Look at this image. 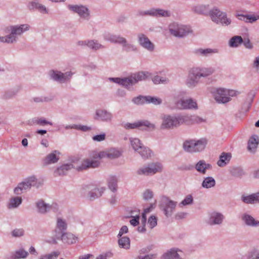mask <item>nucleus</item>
<instances>
[{
  "label": "nucleus",
  "instance_id": "nucleus-1",
  "mask_svg": "<svg viewBox=\"0 0 259 259\" xmlns=\"http://www.w3.org/2000/svg\"><path fill=\"white\" fill-rule=\"evenodd\" d=\"M215 69L211 67H194L190 69L185 81L186 86L190 89H194L199 83L201 77L206 78L212 75Z\"/></svg>",
  "mask_w": 259,
  "mask_h": 259
},
{
  "label": "nucleus",
  "instance_id": "nucleus-2",
  "mask_svg": "<svg viewBox=\"0 0 259 259\" xmlns=\"http://www.w3.org/2000/svg\"><path fill=\"white\" fill-rule=\"evenodd\" d=\"M99 165V162L95 160L84 159L82 161L81 165L75 167L72 164H65L58 167L55 171L56 176H63L66 175L67 171L72 168H75L78 171L87 169L89 168H96Z\"/></svg>",
  "mask_w": 259,
  "mask_h": 259
},
{
  "label": "nucleus",
  "instance_id": "nucleus-3",
  "mask_svg": "<svg viewBox=\"0 0 259 259\" xmlns=\"http://www.w3.org/2000/svg\"><path fill=\"white\" fill-rule=\"evenodd\" d=\"M30 26L27 24L10 26V34L0 37V41L3 42L13 44L17 41V36H20L24 32L28 31Z\"/></svg>",
  "mask_w": 259,
  "mask_h": 259
},
{
  "label": "nucleus",
  "instance_id": "nucleus-4",
  "mask_svg": "<svg viewBox=\"0 0 259 259\" xmlns=\"http://www.w3.org/2000/svg\"><path fill=\"white\" fill-rule=\"evenodd\" d=\"M188 117L184 115H178L177 116H171L165 115L162 117V121L160 128L163 130L172 129L177 127L185 123L187 121Z\"/></svg>",
  "mask_w": 259,
  "mask_h": 259
},
{
  "label": "nucleus",
  "instance_id": "nucleus-5",
  "mask_svg": "<svg viewBox=\"0 0 259 259\" xmlns=\"http://www.w3.org/2000/svg\"><path fill=\"white\" fill-rule=\"evenodd\" d=\"M209 16L212 22L223 26H228L232 22L231 18L227 17V13L221 11L217 7H214L210 10Z\"/></svg>",
  "mask_w": 259,
  "mask_h": 259
},
{
  "label": "nucleus",
  "instance_id": "nucleus-6",
  "mask_svg": "<svg viewBox=\"0 0 259 259\" xmlns=\"http://www.w3.org/2000/svg\"><path fill=\"white\" fill-rule=\"evenodd\" d=\"M41 185V183L38 182L35 177L31 176L19 183L17 186L14 189V193L17 195H19L26 192L27 190H29L31 187H35L36 188H38Z\"/></svg>",
  "mask_w": 259,
  "mask_h": 259
},
{
  "label": "nucleus",
  "instance_id": "nucleus-7",
  "mask_svg": "<svg viewBox=\"0 0 259 259\" xmlns=\"http://www.w3.org/2000/svg\"><path fill=\"white\" fill-rule=\"evenodd\" d=\"M207 141L205 139L199 140H190L184 142L183 147L186 152H197L204 150Z\"/></svg>",
  "mask_w": 259,
  "mask_h": 259
},
{
  "label": "nucleus",
  "instance_id": "nucleus-8",
  "mask_svg": "<svg viewBox=\"0 0 259 259\" xmlns=\"http://www.w3.org/2000/svg\"><path fill=\"white\" fill-rule=\"evenodd\" d=\"M177 205V202L171 200L166 196H163L160 200L159 207L164 215L167 217L172 215Z\"/></svg>",
  "mask_w": 259,
  "mask_h": 259
},
{
  "label": "nucleus",
  "instance_id": "nucleus-9",
  "mask_svg": "<svg viewBox=\"0 0 259 259\" xmlns=\"http://www.w3.org/2000/svg\"><path fill=\"white\" fill-rule=\"evenodd\" d=\"M162 169V165L159 162L150 163L146 166H144L137 171L139 175H151L160 172Z\"/></svg>",
  "mask_w": 259,
  "mask_h": 259
},
{
  "label": "nucleus",
  "instance_id": "nucleus-10",
  "mask_svg": "<svg viewBox=\"0 0 259 259\" xmlns=\"http://www.w3.org/2000/svg\"><path fill=\"white\" fill-rule=\"evenodd\" d=\"M169 31L171 34L178 37H183L190 32L187 26L174 22L169 25Z\"/></svg>",
  "mask_w": 259,
  "mask_h": 259
},
{
  "label": "nucleus",
  "instance_id": "nucleus-11",
  "mask_svg": "<svg viewBox=\"0 0 259 259\" xmlns=\"http://www.w3.org/2000/svg\"><path fill=\"white\" fill-rule=\"evenodd\" d=\"M51 79L59 83H64L69 81L73 74L71 71L62 73L58 70H51L49 73Z\"/></svg>",
  "mask_w": 259,
  "mask_h": 259
},
{
  "label": "nucleus",
  "instance_id": "nucleus-12",
  "mask_svg": "<svg viewBox=\"0 0 259 259\" xmlns=\"http://www.w3.org/2000/svg\"><path fill=\"white\" fill-rule=\"evenodd\" d=\"M123 126L126 130L140 128L142 130H145V127H147L151 130H153L155 128V124L146 120H138L134 123H125L123 124Z\"/></svg>",
  "mask_w": 259,
  "mask_h": 259
},
{
  "label": "nucleus",
  "instance_id": "nucleus-13",
  "mask_svg": "<svg viewBox=\"0 0 259 259\" xmlns=\"http://www.w3.org/2000/svg\"><path fill=\"white\" fill-rule=\"evenodd\" d=\"M68 8L73 13H77L81 18L89 20L90 18V13L89 9L82 5H69Z\"/></svg>",
  "mask_w": 259,
  "mask_h": 259
},
{
  "label": "nucleus",
  "instance_id": "nucleus-14",
  "mask_svg": "<svg viewBox=\"0 0 259 259\" xmlns=\"http://www.w3.org/2000/svg\"><path fill=\"white\" fill-rule=\"evenodd\" d=\"M170 14L169 11L159 8H152L147 11L140 12L141 15H148L155 17H170Z\"/></svg>",
  "mask_w": 259,
  "mask_h": 259
},
{
  "label": "nucleus",
  "instance_id": "nucleus-15",
  "mask_svg": "<svg viewBox=\"0 0 259 259\" xmlns=\"http://www.w3.org/2000/svg\"><path fill=\"white\" fill-rule=\"evenodd\" d=\"M67 228L68 225L66 220L62 218L57 217L55 228L53 231V239L66 232Z\"/></svg>",
  "mask_w": 259,
  "mask_h": 259
},
{
  "label": "nucleus",
  "instance_id": "nucleus-16",
  "mask_svg": "<svg viewBox=\"0 0 259 259\" xmlns=\"http://www.w3.org/2000/svg\"><path fill=\"white\" fill-rule=\"evenodd\" d=\"M225 218V216L222 213L213 211L209 214L206 223L210 226H221Z\"/></svg>",
  "mask_w": 259,
  "mask_h": 259
},
{
  "label": "nucleus",
  "instance_id": "nucleus-17",
  "mask_svg": "<svg viewBox=\"0 0 259 259\" xmlns=\"http://www.w3.org/2000/svg\"><path fill=\"white\" fill-rule=\"evenodd\" d=\"M94 118L97 120H100L103 122L111 121L113 118L112 114L105 109H97Z\"/></svg>",
  "mask_w": 259,
  "mask_h": 259
},
{
  "label": "nucleus",
  "instance_id": "nucleus-18",
  "mask_svg": "<svg viewBox=\"0 0 259 259\" xmlns=\"http://www.w3.org/2000/svg\"><path fill=\"white\" fill-rule=\"evenodd\" d=\"M138 41L140 45L149 52L154 50V45L150 40L148 37L143 33L138 34Z\"/></svg>",
  "mask_w": 259,
  "mask_h": 259
},
{
  "label": "nucleus",
  "instance_id": "nucleus-19",
  "mask_svg": "<svg viewBox=\"0 0 259 259\" xmlns=\"http://www.w3.org/2000/svg\"><path fill=\"white\" fill-rule=\"evenodd\" d=\"M77 237L70 232H65L59 236L53 239L55 243H57V240H61L64 243L72 244L75 243L77 240Z\"/></svg>",
  "mask_w": 259,
  "mask_h": 259
},
{
  "label": "nucleus",
  "instance_id": "nucleus-20",
  "mask_svg": "<svg viewBox=\"0 0 259 259\" xmlns=\"http://www.w3.org/2000/svg\"><path fill=\"white\" fill-rule=\"evenodd\" d=\"M27 7L30 11H37L42 14L49 13L48 9L45 5L39 3L37 0L29 2L27 4Z\"/></svg>",
  "mask_w": 259,
  "mask_h": 259
},
{
  "label": "nucleus",
  "instance_id": "nucleus-21",
  "mask_svg": "<svg viewBox=\"0 0 259 259\" xmlns=\"http://www.w3.org/2000/svg\"><path fill=\"white\" fill-rule=\"evenodd\" d=\"M214 99L219 103H226L230 101L231 98L228 97L227 89H218L214 94Z\"/></svg>",
  "mask_w": 259,
  "mask_h": 259
},
{
  "label": "nucleus",
  "instance_id": "nucleus-22",
  "mask_svg": "<svg viewBox=\"0 0 259 259\" xmlns=\"http://www.w3.org/2000/svg\"><path fill=\"white\" fill-rule=\"evenodd\" d=\"M60 153L57 150H54L48 154L42 160L44 166L57 163L60 159Z\"/></svg>",
  "mask_w": 259,
  "mask_h": 259
},
{
  "label": "nucleus",
  "instance_id": "nucleus-23",
  "mask_svg": "<svg viewBox=\"0 0 259 259\" xmlns=\"http://www.w3.org/2000/svg\"><path fill=\"white\" fill-rule=\"evenodd\" d=\"M240 218L243 224L249 227H259V221L255 219L247 212L241 214Z\"/></svg>",
  "mask_w": 259,
  "mask_h": 259
},
{
  "label": "nucleus",
  "instance_id": "nucleus-24",
  "mask_svg": "<svg viewBox=\"0 0 259 259\" xmlns=\"http://www.w3.org/2000/svg\"><path fill=\"white\" fill-rule=\"evenodd\" d=\"M91 187V186H85L84 189L90 191L89 193V196L90 199L92 200L101 197L106 190V188L104 187L99 188L96 187L94 189H92Z\"/></svg>",
  "mask_w": 259,
  "mask_h": 259
},
{
  "label": "nucleus",
  "instance_id": "nucleus-25",
  "mask_svg": "<svg viewBox=\"0 0 259 259\" xmlns=\"http://www.w3.org/2000/svg\"><path fill=\"white\" fill-rule=\"evenodd\" d=\"M179 252H182L178 248H171L164 253L160 259H182Z\"/></svg>",
  "mask_w": 259,
  "mask_h": 259
},
{
  "label": "nucleus",
  "instance_id": "nucleus-26",
  "mask_svg": "<svg viewBox=\"0 0 259 259\" xmlns=\"http://www.w3.org/2000/svg\"><path fill=\"white\" fill-rule=\"evenodd\" d=\"M108 189L113 193L117 192L118 189V179L115 175H109L106 179Z\"/></svg>",
  "mask_w": 259,
  "mask_h": 259
},
{
  "label": "nucleus",
  "instance_id": "nucleus-27",
  "mask_svg": "<svg viewBox=\"0 0 259 259\" xmlns=\"http://www.w3.org/2000/svg\"><path fill=\"white\" fill-rule=\"evenodd\" d=\"M28 255V252L21 247L11 252L9 259H25Z\"/></svg>",
  "mask_w": 259,
  "mask_h": 259
},
{
  "label": "nucleus",
  "instance_id": "nucleus-28",
  "mask_svg": "<svg viewBox=\"0 0 259 259\" xmlns=\"http://www.w3.org/2000/svg\"><path fill=\"white\" fill-rule=\"evenodd\" d=\"M195 168L199 173L204 175L208 169H211L212 165L207 163L204 160H199L196 163Z\"/></svg>",
  "mask_w": 259,
  "mask_h": 259
},
{
  "label": "nucleus",
  "instance_id": "nucleus-29",
  "mask_svg": "<svg viewBox=\"0 0 259 259\" xmlns=\"http://www.w3.org/2000/svg\"><path fill=\"white\" fill-rule=\"evenodd\" d=\"M178 105L183 109H197V105L192 99L181 100L178 102Z\"/></svg>",
  "mask_w": 259,
  "mask_h": 259
},
{
  "label": "nucleus",
  "instance_id": "nucleus-30",
  "mask_svg": "<svg viewBox=\"0 0 259 259\" xmlns=\"http://www.w3.org/2000/svg\"><path fill=\"white\" fill-rule=\"evenodd\" d=\"M104 40L113 44H119L122 40V36L115 35L108 32H105L103 34Z\"/></svg>",
  "mask_w": 259,
  "mask_h": 259
},
{
  "label": "nucleus",
  "instance_id": "nucleus-31",
  "mask_svg": "<svg viewBox=\"0 0 259 259\" xmlns=\"http://www.w3.org/2000/svg\"><path fill=\"white\" fill-rule=\"evenodd\" d=\"M218 52L217 49H212L210 48H207L205 49H203L202 48H199L195 49L193 51V53L197 56L201 57H208L212 54L216 53Z\"/></svg>",
  "mask_w": 259,
  "mask_h": 259
},
{
  "label": "nucleus",
  "instance_id": "nucleus-32",
  "mask_svg": "<svg viewBox=\"0 0 259 259\" xmlns=\"http://www.w3.org/2000/svg\"><path fill=\"white\" fill-rule=\"evenodd\" d=\"M36 204L38 209V212L41 214H45L48 212L54 207L53 205L46 203L41 200H39Z\"/></svg>",
  "mask_w": 259,
  "mask_h": 259
},
{
  "label": "nucleus",
  "instance_id": "nucleus-33",
  "mask_svg": "<svg viewBox=\"0 0 259 259\" xmlns=\"http://www.w3.org/2000/svg\"><path fill=\"white\" fill-rule=\"evenodd\" d=\"M121 39H122V40H121V42H120L119 45L122 46V50L124 51L127 53L131 52H137V48L135 45L128 43L125 38L122 37Z\"/></svg>",
  "mask_w": 259,
  "mask_h": 259
},
{
  "label": "nucleus",
  "instance_id": "nucleus-34",
  "mask_svg": "<svg viewBox=\"0 0 259 259\" xmlns=\"http://www.w3.org/2000/svg\"><path fill=\"white\" fill-rule=\"evenodd\" d=\"M20 91L19 87H15L4 92L2 95V98L5 100H9L14 98Z\"/></svg>",
  "mask_w": 259,
  "mask_h": 259
},
{
  "label": "nucleus",
  "instance_id": "nucleus-35",
  "mask_svg": "<svg viewBox=\"0 0 259 259\" xmlns=\"http://www.w3.org/2000/svg\"><path fill=\"white\" fill-rule=\"evenodd\" d=\"M259 143L258 136L254 135L252 136L248 141V149L250 151H253L257 147Z\"/></svg>",
  "mask_w": 259,
  "mask_h": 259
},
{
  "label": "nucleus",
  "instance_id": "nucleus-36",
  "mask_svg": "<svg viewBox=\"0 0 259 259\" xmlns=\"http://www.w3.org/2000/svg\"><path fill=\"white\" fill-rule=\"evenodd\" d=\"M231 158V153L223 152L220 156V159L217 162V164L219 166H224L229 162Z\"/></svg>",
  "mask_w": 259,
  "mask_h": 259
},
{
  "label": "nucleus",
  "instance_id": "nucleus-37",
  "mask_svg": "<svg viewBox=\"0 0 259 259\" xmlns=\"http://www.w3.org/2000/svg\"><path fill=\"white\" fill-rule=\"evenodd\" d=\"M149 75L148 72L141 71L132 75L136 84L139 81L145 80Z\"/></svg>",
  "mask_w": 259,
  "mask_h": 259
},
{
  "label": "nucleus",
  "instance_id": "nucleus-38",
  "mask_svg": "<svg viewBox=\"0 0 259 259\" xmlns=\"http://www.w3.org/2000/svg\"><path fill=\"white\" fill-rule=\"evenodd\" d=\"M22 202V199L21 197H14L10 199L8 204L9 209L15 208L18 207Z\"/></svg>",
  "mask_w": 259,
  "mask_h": 259
},
{
  "label": "nucleus",
  "instance_id": "nucleus-39",
  "mask_svg": "<svg viewBox=\"0 0 259 259\" xmlns=\"http://www.w3.org/2000/svg\"><path fill=\"white\" fill-rule=\"evenodd\" d=\"M243 42V38L241 36H233L229 41V45L232 48H237Z\"/></svg>",
  "mask_w": 259,
  "mask_h": 259
},
{
  "label": "nucleus",
  "instance_id": "nucleus-40",
  "mask_svg": "<svg viewBox=\"0 0 259 259\" xmlns=\"http://www.w3.org/2000/svg\"><path fill=\"white\" fill-rule=\"evenodd\" d=\"M134 80L132 75L128 77L120 78L119 84L128 89L130 85H133L135 84Z\"/></svg>",
  "mask_w": 259,
  "mask_h": 259
},
{
  "label": "nucleus",
  "instance_id": "nucleus-41",
  "mask_svg": "<svg viewBox=\"0 0 259 259\" xmlns=\"http://www.w3.org/2000/svg\"><path fill=\"white\" fill-rule=\"evenodd\" d=\"M118 243L120 248L125 249H128L130 248V239L127 237L123 236L119 238Z\"/></svg>",
  "mask_w": 259,
  "mask_h": 259
},
{
  "label": "nucleus",
  "instance_id": "nucleus-42",
  "mask_svg": "<svg viewBox=\"0 0 259 259\" xmlns=\"http://www.w3.org/2000/svg\"><path fill=\"white\" fill-rule=\"evenodd\" d=\"M87 46L91 49L97 51L99 49H105V47L100 44L97 40H89L87 43Z\"/></svg>",
  "mask_w": 259,
  "mask_h": 259
},
{
  "label": "nucleus",
  "instance_id": "nucleus-43",
  "mask_svg": "<svg viewBox=\"0 0 259 259\" xmlns=\"http://www.w3.org/2000/svg\"><path fill=\"white\" fill-rule=\"evenodd\" d=\"M238 19L244 21L245 22L253 23L256 21L258 18L259 16H254L250 15H242L239 14L237 15Z\"/></svg>",
  "mask_w": 259,
  "mask_h": 259
},
{
  "label": "nucleus",
  "instance_id": "nucleus-44",
  "mask_svg": "<svg viewBox=\"0 0 259 259\" xmlns=\"http://www.w3.org/2000/svg\"><path fill=\"white\" fill-rule=\"evenodd\" d=\"M215 185V181L211 177L205 178L202 183V187L204 188L208 189L214 187Z\"/></svg>",
  "mask_w": 259,
  "mask_h": 259
},
{
  "label": "nucleus",
  "instance_id": "nucleus-45",
  "mask_svg": "<svg viewBox=\"0 0 259 259\" xmlns=\"http://www.w3.org/2000/svg\"><path fill=\"white\" fill-rule=\"evenodd\" d=\"M143 158L147 159L151 156V150L143 145L137 151Z\"/></svg>",
  "mask_w": 259,
  "mask_h": 259
},
{
  "label": "nucleus",
  "instance_id": "nucleus-46",
  "mask_svg": "<svg viewBox=\"0 0 259 259\" xmlns=\"http://www.w3.org/2000/svg\"><path fill=\"white\" fill-rule=\"evenodd\" d=\"M194 11L195 12L199 14L209 15L210 10L208 9V6L202 5L197 6L194 8Z\"/></svg>",
  "mask_w": 259,
  "mask_h": 259
},
{
  "label": "nucleus",
  "instance_id": "nucleus-47",
  "mask_svg": "<svg viewBox=\"0 0 259 259\" xmlns=\"http://www.w3.org/2000/svg\"><path fill=\"white\" fill-rule=\"evenodd\" d=\"M231 175L236 177H240L245 174L243 169L240 167H234L230 170Z\"/></svg>",
  "mask_w": 259,
  "mask_h": 259
},
{
  "label": "nucleus",
  "instance_id": "nucleus-48",
  "mask_svg": "<svg viewBox=\"0 0 259 259\" xmlns=\"http://www.w3.org/2000/svg\"><path fill=\"white\" fill-rule=\"evenodd\" d=\"M130 140L132 148L136 152L143 146L140 140L138 138H130Z\"/></svg>",
  "mask_w": 259,
  "mask_h": 259
},
{
  "label": "nucleus",
  "instance_id": "nucleus-49",
  "mask_svg": "<svg viewBox=\"0 0 259 259\" xmlns=\"http://www.w3.org/2000/svg\"><path fill=\"white\" fill-rule=\"evenodd\" d=\"M184 116H187L188 117L187 121L185 123L190 124L194 123H200L203 121V119L197 116H189L184 115Z\"/></svg>",
  "mask_w": 259,
  "mask_h": 259
},
{
  "label": "nucleus",
  "instance_id": "nucleus-50",
  "mask_svg": "<svg viewBox=\"0 0 259 259\" xmlns=\"http://www.w3.org/2000/svg\"><path fill=\"white\" fill-rule=\"evenodd\" d=\"M121 155L120 152L115 149H111L108 151L107 158L109 159H115Z\"/></svg>",
  "mask_w": 259,
  "mask_h": 259
},
{
  "label": "nucleus",
  "instance_id": "nucleus-51",
  "mask_svg": "<svg viewBox=\"0 0 259 259\" xmlns=\"http://www.w3.org/2000/svg\"><path fill=\"white\" fill-rule=\"evenodd\" d=\"M59 254V251H53L49 254L40 256L39 259H57Z\"/></svg>",
  "mask_w": 259,
  "mask_h": 259
},
{
  "label": "nucleus",
  "instance_id": "nucleus-52",
  "mask_svg": "<svg viewBox=\"0 0 259 259\" xmlns=\"http://www.w3.org/2000/svg\"><path fill=\"white\" fill-rule=\"evenodd\" d=\"M242 200L246 203H252L255 201H256V197L255 195V193L252 194L251 195L247 196H242Z\"/></svg>",
  "mask_w": 259,
  "mask_h": 259
},
{
  "label": "nucleus",
  "instance_id": "nucleus-53",
  "mask_svg": "<svg viewBox=\"0 0 259 259\" xmlns=\"http://www.w3.org/2000/svg\"><path fill=\"white\" fill-rule=\"evenodd\" d=\"M147 96H139L138 97H135L132 99L133 102L137 105H142L145 103L146 101Z\"/></svg>",
  "mask_w": 259,
  "mask_h": 259
},
{
  "label": "nucleus",
  "instance_id": "nucleus-54",
  "mask_svg": "<svg viewBox=\"0 0 259 259\" xmlns=\"http://www.w3.org/2000/svg\"><path fill=\"white\" fill-rule=\"evenodd\" d=\"M146 101L147 103H152L154 105H159L162 102L160 98L149 96H147Z\"/></svg>",
  "mask_w": 259,
  "mask_h": 259
},
{
  "label": "nucleus",
  "instance_id": "nucleus-55",
  "mask_svg": "<svg viewBox=\"0 0 259 259\" xmlns=\"http://www.w3.org/2000/svg\"><path fill=\"white\" fill-rule=\"evenodd\" d=\"M157 224V219L153 215H151L148 220V225L149 228L152 229Z\"/></svg>",
  "mask_w": 259,
  "mask_h": 259
},
{
  "label": "nucleus",
  "instance_id": "nucleus-56",
  "mask_svg": "<svg viewBox=\"0 0 259 259\" xmlns=\"http://www.w3.org/2000/svg\"><path fill=\"white\" fill-rule=\"evenodd\" d=\"M33 123H35L38 125H44L46 124H50L52 125L53 123L52 122L47 121L45 118H40L38 119H33Z\"/></svg>",
  "mask_w": 259,
  "mask_h": 259
},
{
  "label": "nucleus",
  "instance_id": "nucleus-57",
  "mask_svg": "<svg viewBox=\"0 0 259 259\" xmlns=\"http://www.w3.org/2000/svg\"><path fill=\"white\" fill-rule=\"evenodd\" d=\"M248 259H259V250L254 248L248 252Z\"/></svg>",
  "mask_w": 259,
  "mask_h": 259
},
{
  "label": "nucleus",
  "instance_id": "nucleus-58",
  "mask_svg": "<svg viewBox=\"0 0 259 259\" xmlns=\"http://www.w3.org/2000/svg\"><path fill=\"white\" fill-rule=\"evenodd\" d=\"M193 202V198L191 195H188L179 204L180 206H185L191 204Z\"/></svg>",
  "mask_w": 259,
  "mask_h": 259
},
{
  "label": "nucleus",
  "instance_id": "nucleus-59",
  "mask_svg": "<svg viewBox=\"0 0 259 259\" xmlns=\"http://www.w3.org/2000/svg\"><path fill=\"white\" fill-rule=\"evenodd\" d=\"M24 231L22 229H16L14 230L12 232L13 237H20L24 235Z\"/></svg>",
  "mask_w": 259,
  "mask_h": 259
},
{
  "label": "nucleus",
  "instance_id": "nucleus-60",
  "mask_svg": "<svg viewBox=\"0 0 259 259\" xmlns=\"http://www.w3.org/2000/svg\"><path fill=\"white\" fill-rule=\"evenodd\" d=\"M153 197V192L152 191L147 189L143 193V198L148 200Z\"/></svg>",
  "mask_w": 259,
  "mask_h": 259
},
{
  "label": "nucleus",
  "instance_id": "nucleus-61",
  "mask_svg": "<svg viewBox=\"0 0 259 259\" xmlns=\"http://www.w3.org/2000/svg\"><path fill=\"white\" fill-rule=\"evenodd\" d=\"M106 135L104 133L96 135L93 137V140L95 141L101 142L105 139Z\"/></svg>",
  "mask_w": 259,
  "mask_h": 259
},
{
  "label": "nucleus",
  "instance_id": "nucleus-62",
  "mask_svg": "<svg viewBox=\"0 0 259 259\" xmlns=\"http://www.w3.org/2000/svg\"><path fill=\"white\" fill-rule=\"evenodd\" d=\"M242 44H243L245 47L247 49H251L253 47L252 44L248 37H244L243 38Z\"/></svg>",
  "mask_w": 259,
  "mask_h": 259
},
{
  "label": "nucleus",
  "instance_id": "nucleus-63",
  "mask_svg": "<svg viewBox=\"0 0 259 259\" xmlns=\"http://www.w3.org/2000/svg\"><path fill=\"white\" fill-rule=\"evenodd\" d=\"M132 219L130 220V222L133 226H136L139 224V215L131 216Z\"/></svg>",
  "mask_w": 259,
  "mask_h": 259
},
{
  "label": "nucleus",
  "instance_id": "nucleus-64",
  "mask_svg": "<svg viewBox=\"0 0 259 259\" xmlns=\"http://www.w3.org/2000/svg\"><path fill=\"white\" fill-rule=\"evenodd\" d=\"M156 256L155 254H149L145 255H139L135 259H154Z\"/></svg>",
  "mask_w": 259,
  "mask_h": 259
}]
</instances>
